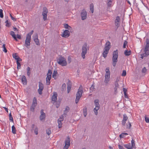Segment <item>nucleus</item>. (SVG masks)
<instances>
[{
  "instance_id": "nucleus-2",
  "label": "nucleus",
  "mask_w": 149,
  "mask_h": 149,
  "mask_svg": "<svg viewBox=\"0 0 149 149\" xmlns=\"http://www.w3.org/2000/svg\"><path fill=\"white\" fill-rule=\"evenodd\" d=\"M118 57V50L114 51L113 52L112 57V64L114 67H115L117 61V58Z\"/></svg>"
},
{
  "instance_id": "nucleus-1",
  "label": "nucleus",
  "mask_w": 149,
  "mask_h": 149,
  "mask_svg": "<svg viewBox=\"0 0 149 149\" xmlns=\"http://www.w3.org/2000/svg\"><path fill=\"white\" fill-rule=\"evenodd\" d=\"M88 49L89 48L88 47L87 43H85L82 46L81 49L82 53H81V56L83 59H85V55L87 53V50H88Z\"/></svg>"
},
{
  "instance_id": "nucleus-43",
  "label": "nucleus",
  "mask_w": 149,
  "mask_h": 149,
  "mask_svg": "<svg viewBox=\"0 0 149 149\" xmlns=\"http://www.w3.org/2000/svg\"><path fill=\"white\" fill-rule=\"evenodd\" d=\"M36 106V105H33V104H32V105L30 107L31 110V111H33L34 110Z\"/></svg>"
},
{
  "instance_id": "nucleus-63",
  "label": "nucleus",
  "mask_w": 149,
  "mask_h": 149,
  "mask_svg": "<svg viewBox=\"0 0 149 149\" xmlns=\"http://www.w3.org/2000/svg\"><path fill=\"white\" fill-rule=\"evenodd\" d=\"M112 2H108L107 4L108 8L110 7L111 5Z\"/></svg>"
},
{
  "instance_id": "nucleus-27",
  "label": "nucleus",
  "mask_w": 149,
  "mask_h": 149,
  "mask_svg": "<svg viewBox=\"0 0 149 149\" xmlns=\"http://www.w3.org/2000/svg\"><path fill=\"white\" fill-rule=\"evenodd\" d=\"M51 77L47 76L46 78V84L47 85H49L50 84V80L51 79Z\"/></svg>"
},
{
  "instance_id": "nucleus-17",
  "label": "nucleus",
  "mask_w": 149,
  "mask_h": 149,
  "mask_svg": "<svg viewBox=\"0 0 149 149\" xmlns=\"http://www.w3.org/2000/svg\"><path fill=\"white\" fill-rule=\"evenodd\" d=\"M41 115L40 116V120L42 121L43 119H44L45 118V114L43 112V110L42 109L40 111Z\"/></svg>"
},
{
  "instance_id": "nucleus-32",
  "label": "nucleus",
  "mask_w": 149,
  "mask_h": 149,
  "mask_svg": "<svg viewBox=\"0 0 149 149\" xmlns=\"http://www.w3.org/2000/svg\"><path fill=\"white\" fill-rule=\"evenodd\" d=\"M90 10L92 13L94 12V6L93 3H91L90 5Z\"/></svg>"
},
{
  "instance_id": "nucleus-8",
  "label": "nucleus",
  "mask_w": 149,
  "mask_h": 149,
  "mask_svg": "<svg viewBox=\"0 0 149 149\" xmlns=\"http://www.w3.org/2000/svg\"><path fill=\"white\" fill-rule=\"evenodd\" d=\"M87 13L86 11L84 9L81 13V19L83 20L86 19L87 18Z\"/></svg>"
},
{
  "instance_id": "nucleus-56",
  "label": "nucleus",
  "mask_w": 149,
  "mask_h": 149,
  "mask_svg": "<svg viewBox=\"0 0 149 149\" xmlns=\"http://www.w3.org/2000/svg\"><path fill=\"white\" fill-rule=\"evenodd\" d=\"M71 86H68L67 87V93H69L70 90L71 89Z\"/></svg>"
},
{
  "instance_id": "nucleus-14",
  "label": "nucleus",
  "mask_w": 149,
  "mask_h": 149,
  "mask_svg": "<svg viewBox=\"0 0 149 149\" xmlns=\"http://www.w3.org/2000/svg\"><path fill=\"white\" fill-rule=\"evenodd\" d=\"M38 36L37 33H36L33 37V40L36 44L37 45H40L39 40L38 38Z\"/></svg>"
},
{
  "instance_id": "nucleus-15",
  "label": "nucleus",
  "mask_w": 149,
  "mask_h": 149,
  "mask_svg": "<svg viewBox=\"0 0 149 149\" xmlns=\"http://www.w3.org/2000/svg\"><path fill=\"white\" fill-rule=\"evenodd\" d=\"M110 72L106 73L105 74V79L104 81L105 83H107L109 81L110 78Z\"/></svg>"
},
{
  "instance_id": "nucleus-34",
  "label": "nucleus",
  "mask_w": 149,
  "mask_h": 149,
  "mask_svg": "<svg viewBox=\"0 0 149 149\" xmlns=\"http://www.w3.org/2000/svg\"><path fill=\"white\" fill-rule=\"evenodd\" d=\"M32 104H33V105H35L36 106L37 104V100L35 97H34L33 98V102Z\"/></svg>"
},
{
  "instance_id": "nucleus-19",
  "label": "nucleus",
  "mask_w": 149,
  "mask_h": 149,
  "mask_svg": "<svg viewBox=\"0 0 149 149\" xmlns=\"http://www.w3.org/2000/svg\"><path fill=\"white\" fill-rule=\"evenodd\" d=\"M136 147L135 144L134 140L132 139L131 141V149H136Z\"/></svg>"
},
{
  "instance_id": "nucleus-12",
  "label": "nucleus",
  "mask_w": 149,
  "mask_h": 149,
  "mask_svg": "<svg viewBox=\"0 0 149 149\" xmlns=\"http://www.w3.org/2000/svg\"><path fill=\"white\" fill-rule=\"evenodd\" d=\"M134 4L139 10L140 6L142 5V2L141 0H135Z\"/></svg>"
},
{
  "instance_id": "nucleus-26",
  "label": "nucleus",
  "mask_w": 149,
  "mask_h": 149,
  "mask_svg": "<svg viewBox=\"0 0 149 149\" xmlns=\"http://www.w3.org/2000/svg\"><path fill=\"white\" fill-rule=\"evenodd\" d=\"M104 48H107L108 49H110V43L109 41H107L106 42Z\"/></svg>"
},
{
  "instance_id": "nucleus-6",
  "label": "nucleus",
  "mask_w": 149,
  "mask_h": 149,
  "mask_svg": "<svg viewBox=\"0 0 149 149\" xmlns=\"http://www.w3.org/2000/svg\"><path fill=\"white\" fill-rule=\"evenodd\" d=\"M146 44L145 46L144 51L146 54L147 56H148L149 55V50H148L149 47V40L148 39H146Z\"/></svg>"
},
{
  "instance_id": "nucleus-55",
  "label": "nucleus",
  "mask_w": 149,
  "mask_h": 149,
  "mask_svg": "<svg viewBox=\"0 0 149 149\" xmlns=\"http://www.w3.org/2000/svg\"><path fill=\"white\" fill-rule=\"evenodd\" d=\"M67 86H72L71 82L69 80H68V82L67 83Z\"/></svg>"
},
{
  "instance_id": "nucleus-31",
  "label": "nucleus",
  "mask_w": 149,
  "mask_h": 149,
  "mask_svg": "<svg viewBox=\"0 0 149 149\" xmlns=\"http://www.w3.org/2000/svg\"><path fill=\"white\" fill-rule=\"evenodd\" d=\"M124 54L126 56H129L130 55V50L129 51L128 50H126L124 52Z\"/></svg>"
},
{
  "instance_id": "nucleus-33",
  "label": "nucleus",
  "mask_w": 149,
  "mask_h": 149,
  "mask_svg": "<svg viewBox=\"0 0 149 149\" xmlns=\"http://www.w3.org/2000/svg\"><path fill=\"white\" fill-rule=\"evenodd\" d=\"M12 132L13 134H16V130L14 126L13 125L12 127Z\"/></svg>"
},
{
  "instance_id": "nucleus-42",
  "label": "nucleus",
  "mask_w": 149,
  "mask_h": 149,
  "mask_svg": "<svg viewBox=\"0 0 149 149\" xmlns=\"http://www.w3.org/2000/svg\"><path fill=\"white\" fill-rule=\"evenodd\" d=\"M128 134L127 133H122L121 134H120L119 136L120 138H123L124 137L125 135H127Z\"/></svg>"
},
{
  "instance_id": "nucleus-47",
  "label": "nucleus",
  "mask_w": 149,
  "mask_h": 149,
  "mask_svg": "<svg viewBox=\"0 0 149 149\" xmlns=\"http://www.w3.org/2000/svg\"><path fill=\"white\" fill-rule=\"evenodd\" d=\"M95 89V88L94 87V86H93V85H92V86L90 88V92L91 93L93 91H94Z\"/></svg>"
},
{
  "instance_id": "nucleus-44",
  "label": "nucleus",
  "mask_w": 149,
  "mask_h": 149,
  "mask_svg": "<svg viewBox=\"0 0 149 149\" xmlns=\"http://www.w3.org/2000/svg\"><path fill=\"white\" fill-rule=\"evenodd\" d=\"M9 119L10 120L13 122V117H12L11 114V113H10L9 114Z\"/></svg>"
},
{
  "instance_id": "nucleus-57",
  "label": "nucleus",
  "mask_w": 149,
  "mask_h": 149,
  "mask_svg": "<svg viewBox=\"0 0 149 149\" xmlns=\"http://www.w3.org/2000/svg\"><path fill=\"white\" fill-rule=\"evenodd\" d=\"M127 42L125 41L124 42V44L123 46V48H125L126 45H127Z\"/></svg>"
},
{
  "instance_id": "nucleus-29",
  "label": "nucleus",
  "mask_w": 149,
  "mask_h": 149,
  "mask_svg": "<svg viewBox=\"0 0 149 149\" xmlns=\"http://www.w3.org/2000/svg\"><path fill=\"white\" fill-rule=\"evenodd\" d=\"M57 72L56 71L54 70V72H53L52 74V77L54 78V79H56V75L57 74Z\"/></svg>"
},
{
  "instance_id": "nucleus-64",
  "label": "nucleus",
  "mask_w": 149,
  "mask_h": 149,
  "mask_svg": "<svg viewBox=\"0 0 149 149\" xmlns=\"http://www.w3.org/2000/svg\"><path fill=\"white\" fill-rule=\"evenodd\" d=\"M10 17H11V19L13 20V21H15L16 20V19L15 18H14V17H13L12 16V15H11V14H10Z\"/></svg>"
},
{
  "instance_id": "nucleus-60",
  "label": "nucleus",
  "mask_w": 149,
  "mask_h": 149,
  "mask_svg": "<svg viewBox=\"0 0 149 149\" xmlns=\"http://www.w3.org/2000/svg\"><path fill=\"white\" fill-rule=\"evenodd\" d=\"M145 120L147 123H149V118H148L145 116Z\"/></svg>"
},
{
  "instance_id": "nucleus-25",
  "label": "nucleus",
  "mask_w": 149,
  "mask_h": 149,
  "mask_svg": "<svg viewBox=\"0 0 149 149\" xmlns=\"http://www.w3.org/2000/svg\"><path fill=\"white\" fill-rule=\"evenodd\" d=\"M119 85L117 82H116L115 84V87L114 88V93L116 94L117 93V90L118 88L119 87Z\"/></svg>"
},
{
  "instance_id": "nucleus-13",
  "label": "nucleus",
  "mask_w": 149,
  "mask_h": 149,
  "mask_svg": "<svg viewBox=\"0 0 149 149\" xmlns=\"http://www.w3.org/2000/svg\"><path fill=\"white\" fill-rule=\"evenodd\" d=\"M31 38L26 37L25 40V45L26 47L29 48V47L30 45V41Z\"/></svg>"
},
{
  "instance_id": "nucleus-46",
  "label": "nucleus",
  "mask_w": 149,
  "mask_h": 149,
  "mask_svg": "<svg viewBox=\"0 0 149 149\" xmlns=\"http://www.w3.org/2000/svg\"><path fill=\"white\" fill-rule=\"evenodd\" d=\"M2 47L3 48V51L4 52H5L6 53L7 52V50L5 47V44H3V45Z\"/></svg>"
},
{
  "instance_id": "nucleus-36",
  "label": "nucleus",
  "mask_w": 149,
  "mask_h": 149,
  "mask_svg": "<svg viewBox=\"0 0 149 149\" xmlns=\"http://www.w3.org/2000/svg\"><path fill=\"white\" fill-rule=\"evenodd\" d=\"M58 128H60L61 127L62 125V123L61 122L62 121H60L59 119H58Z\"/></svg>"
},
{
  "instance_id": "nucleus-24",
  "label": "nucleus",
  "mask_w": 149,
  "mask_h": 149,
  "mask_svg": "<svg viewBox=\"0 0 149 149\" xmlns=\"http://www.w3.org/2000/svg\"><path fill=\"white\" fill-rule=\"evenodd\" d=\"M10 34L16 41H17V40L16 37V35L13 31H11L10 32Z\"/></svg>"
},
{
  "instance_id": "nucleus-52",
  "label": "nucleus",
  "mask_w": 149,
  "mask_h": 149,
  "mask_svg": "<svg viewBox=\"0 0 149 149\" xmlns=\"http://www.w3.org/2000/svg\"><path fill=\"white\" fill-rule=\"evenodd\" d=\"M147 56L146 54L144 53L143 54H141L140 55V58L142 59L144 57Z\"/></svg>"
},
{
  "instance_id": "nucleus-40",
  "label": "nucleus",
  "mask_w": 149,
  "mask_h": 149,
  "mask_svg": "<svg viewBox=\"0 0 149 149\" xmlns=\"http://www.w3.org/2000/svg\"><path fill=\"white\" fill-rule=\"evenodd\" d=\"M52 74V71L50 70H49L48 71V72L47 74V76L51 77V74Z\"/></svg>"
},
{
  "instance_id": "nucleus-10",
  "label": "nucleus",
  "mask_w": 149,
  "mask_h": 149,
  "mask_svg": "<svg viewBox=\"0 0 149 149\" xmlns=\"http://www.w3.org/2000/svg\"><path fill=\"white\" fill-rule=\"evenodd\" d=\"M39 88L38 90V92L39 94L41 95L42 94V91L44 88V86L41 82H39Z\"/></svg>"
},
{
  "instance_id": "nucleus-37",
  "label": "nucleus",
  "mask_w": 149,
  "mask_h": 149,
  "mask_svg": "<svg viewBox=\"0 0 149 149\" xmlns=\"http://www.w3.org/2000/svg\"><path fill=\"white\" fill-rule=\"evenodd\" d=\"M66 86L65 84L64 83L62 85L61 91H64L66 90Z\"/></svg>"
},
{
  "instance_id": "nucleus-35",
  "label": "nucleus",
  "mask_w": 149,
  "mask_h": 149,
  "mask_svg": "<svg viewBox=\"0 0 149 149\" xmlns=\"http://www.w3.org/2000/svg\"><path fill=\"white\" fill-rule=\"evenodd\" d=\"M33 31H31V32L27 34L26 37L31 38V36L33 34Z\"/></svg>"
},
{
  "instance_id": "nucleus-11",
  "label": "nucleus",
  "mask_w": 149,
  "mask_h": 149,
  "mask_svg": "<svg viewBox=\"0 0 149 149\" xmlns=\"http://www.w3.org/2000/svg\"><path fill=\"white\" fill-rule=\"evenodd\" d=\"M31 132H33L34 130V132L36 135L38 134V129L36 126H35V125L34 124H32L31 125Z\"/></svg>"
},
{
  "instance_id": "nucleus-20",
  "label": "nucleus",
  "mask_w": 149,
  "mask_h": 149,
  "mask_svg": "<svg viewBox=\"0 0 149 149\" xmlns=\"http://www.w3.org/2000/svg\"><path fill=\"white\" fill-rule=\"evenodd\" d=\"M128 119V117L126 114L123 115V119L122 121V124L123 125H125L126 123V121Z\"/></svg>"
},
{
  "instance_id": "nucleus-53",
  "label": "nucleus",
  "mask_w": 149,
  "mask_h": 149,
  "mask_svg": "<svg viewBox=\"0 0 149 149\" xmlns=\"http://www.w3.org/2000/svg\"><path fill=\"white\" fill-rule=\"evenodd\" d=\"M47 134L48 135H49L51 134V132L50 129H48L46 130Z\"/></svg>"
},
{
  "instance_id": "nucleus-28",
  "label": "nucleus",
  "mask_w": 149,
  "mask_h": 149,
  "mask_svg": "<svg viewBox=\"0 0 149 149\" xmlns=\"http://www.w3.org/2000/svg\"><path fill=\"white\" fill-rule=\"evenodd\" d=\"M83 113L85 117H86L87 115V108L85 107L83 109Z\"/></svg>"
},
{
  "instance_id": "nucleus-16",
  "label": "nucleus",
  "mask_w": 149,
  "mask_h": 149,
  "mask_svg": "<svg viewBox=\"0 0 149 149\" xmlns=\"http://www.w3.org/2000/svg\"><path fill=\"white\" fill-rule=\"evenodd\" d=\"M70 35V32L68 30H66L63 32L62 36L64 38H67Z\"/></svg>"
},
{
  "instance_id": "nucleus-39",
  "label": "nucleus",
  "mask_w": 149,
  "mask_h": 149,
  "mask_svg": "<svg viewBox=\"0 0 149 149\" xmlns=\"http://www.w3.org/2000/svg\"><path fill=\"white\" fill-rule=\"evenodd\" d=\"M123 91L124 93L125 97H127V94L126 93V92L127 91V90L125 88H123Z\"/></svg>"
},
{
  "instance_id": "nucleus-9",
  "label": "nucleus",
  "mask_w": 149,
  "mask_h": 149,
  "mask_svg": "<svg viewBox=\"0 0 149 149\" xmlns=\"http://www.w3.org/2000/svg\"><path fill=\"white\" fill-rule=\"evenodd\" d=\"M70 146V138L69 136L67 137L65 141V146L63 149H67Z\"/></svg>"
},
{
  "instance_id": "nucleus-30",
  "label": "nucleus",
  "mask_w": 149,
  "mask_h": 149,
  "mask_svg": "<svg viewBox=\"0 0 149 149\" xmlns=\"http://www.w3.org/2000/svg\"><path fill=\"white\" fill-rule=\"evenodd\" d=\"M70 110L69 108L68 107H66L64 111V113L63 115H66V113L69 111Z\"/></svg>"
},
{
  "instance_id": "nucleus-7",
  "label": "nucleus",
  "mask_w": 149,
  "mask_h": 149,
  "mask_svg": "<svg viewBox=\"0 0 149 149\" xmlns=\"http://www.w3.org/2000/svg\"><path fill=\"white\" fill-rule=\"evenodd\" d=\"M48 10L47 8L44 7L43 8V11L42 14L43 16V19L44 21L46 20L47 19V14L48 13Z\"/></svg>"
},
{
  "instance_id": "nucleus-3",
  "label": "nucleus",
  "mask_w": 149,
  "mask_h": 149,
  "mask_svg": "<svg viewBox=\"0 0 149 149\" xmlns=\"http://www.w3.org/2000/svg\"><path fill=\"white\" fill-rule=\"evenodd\" d=\"M83 92V90L82 88L81 89L80 87L76 95V98L75 100L76 104H77L78 102L82 96Z\"/></svg>"
},
{
  "instance_id": "nucleus-54",
  "label": "nucleus",
  "mask_w": 149,
  "mask_h": 149,
  "mask_svg": "<svg viewBox=\"0 0 149 149\" xmlns=\"http://www.w3.org/2000/svg\"><path fill=\"white\" fill-rule=\"evenodd\" d=\"M126 74V72L125 70H123V73L121 74L122 76H125Z\"/></svg>"
},
{
  "instance_id": "nucleus-21",
  "label": "nucleus",
  "mask_w": 149,
  "mask_h": 149,
  "mask_svg": "<svg viewBox=\"0 0 149 149\" xmlns=\"http://www.w3.org/2000/svg\"><path fill=\"white\" fill-rule=\"evenodd\" d=\"M57 94L56 92H54V94L52 97V100L53 101H56Z\"/></svg>"
},
{
  "instance_id": "nucleus-51",
  "label": "nucleus",
  "mask_w": 149,
  "mask_h": 149,
  "mask_svg": "<svg viewBox=\"0 0 149 149\" xmlns=\"http://www.w3.org/2000/svg\"><path fill=\"white\" fill-rule=\"evenodd\" d=\"M17 69H20L21 68V64L19 62H17Z\"/></svg>"
},
{
  "instance_id": "nucleus-58",
  "label": "nucleus",
  "mask_w": 149,
  "mask_h": 149,
  "mask_svg": "<svg viewBox=\"0 0 149 149\" xmlns=\"http://www.w3.org/2000/svg\"><path fill=\"white\" fill-rule=\"evenodd\" d=\"M120 21V18L119 17L117 16L116 17V19L115 20V22H118Z\"/></svg>"
},
{
  "instance_id": "nucleus-62",
  "label": "nucleus",
  "mask_w": 149,
  "mask_h": 149,
  "mask_svg": "<svg viewBox=\"0 0 149 149\" xmlns=\"http://www.w3.org/2000/svg\"><path fill=\"white\" fill-rule=\"evenodd\" d=\"M16 60H17V62L21 61H22V59L20 58L19 57H18L17 58H16Z\"/></svg>"
},
{
  "instance_id": "nucleus-49",
  "label": "nucleus",
  "mask_w": 149,
  "mask_h": 149,
  "mask_svg": "<svg viewBox=\"0 0 149 149\" xmlns=\"http://www.w3.org/2000/svg\"><path fill=\"white\" fill-rule=\"evenodd\" d=\"M124 146L128 149H130V146L129 144H125Z\"/></svg>"
},
{
  "instance_id": "nucleus-45",
  "label": "nucleus",
  "mask_w": 149,
  "mask_h": 149,
  "mask_svg": "<svg viewBox=\"0 0 149 149\" xmlns=\"http://www.w3.org/2000/svg\"><path fill=\"white\" fill-rule=\"evenodd\" d=\"M64 116L66 117V115H63V114L62 115H61V116L58 119H59L60 121H63V120H64L63 116Z\"/></svg>"
},
{
  "instance_id": "nucleus-41",
  "label": "nucleus",
  "mask_w": 149,
  "mask_h": 149,
  "mask_svg": "<svg viewBox=\"0 0 149 149\" xmlns=\"http://www.w3.org/2000/svg\"><path fill=\"white\" fill-rule=\"evenodd\" d=\"M27 74L28 76L29 77L30 76V73H31L30 68L29 67H28L27 68Z\"/></svg>"
},
{
  "instance_id": "nucleus-4",
  "label": "nucleus",
  "mask_w": 149,
  "mask_h": 149,
  "mask_svg": "<svg viewBox=\"0 0 149 149\" xmlns=\"http://www.w3.org/2000/svg\"><path fill=\"white\" fill-rule=\"evenodd\" d=\"M57 63L62 66H65L67 64L65 59L61 56H60L59 58L57 59Z\"/></svg>"
},
{
  "instance_id": "nucleus-23",
  "label": "nucleus",
  "mask_w": 149,
  "mask_h": 149,
  "mask_svg": "<svg viewBox=\"0 0 149 149\" xmlns=\"http://www.w3.org/2000/svg\"><path fill=\"white\" fill-rule=\"evenodd\" d=\"M22 81L23 84L24 85H26L27 84V81L25 76L23 75L22 77Z\"/></svg>"
},
{
  "instance_id": "nucleus-5",
  "label": "nucleus",
  "mask_w": 149,
  "mask_h": 149,
  "mask_svg": "<svg viewBox=\"0 0 149 149\" xmlns=\"http://www.w3.org/2000/svg\"><path fill=\"white\" fill-rule=\"evenodd\" d=\"M146 22L149 23V10L148 9L144 10L143 13Z\"/></svg>"
},
{
  "instance_id": "nucleus-48",
  "label": "nucleus",
  "mask_w": 149,
  "mask_h": 149,
  "mask_svg": "<svg viewBox=\"0 0 149 149\" xmlns=\"http://www.w3.org/2000/svg\"><path fill=\"white\" fill-rule=\"evenodd\" d=\"M0 17L1 18H3V10L1 9H0Z\"/></svg>"
},
{
  "instance_id": "nucleus-50",
  "label": "nucleus",
  "mask_w": 149,
  "mask_h": 149,
  "mask_svg": "<svg viewBox=\"0 0 149 149\" xmlns=\"http://www.w3.org/2000/svg\"><path fill=\"white\" fill-rule=\"evenodd\" d=\"M147 71V69H146V67H144L142 69L141 72L143 73H145Z\"/></svg>"
},
{
  "instance_id": "nucleus-61",
  "label": "nucleus",
  "mask_w": 149,
  "mask_h": 149,
  "mask_svg": "<svg viewBox=\"0 0 149 149\" xmlns=\"http://www.w3.org/2000/svg\"><path fill=\"white\" fill-rule=\"evenodd\" d=\"M64 27L65 28L68 29L69 26L67 24H65L64 25Z\"/></svg>"
},
{
  "instance_id": "nucleus-38",
  "label": "nucleus",
  "mask_w": 149,
  "mask_h": 149,
  "mask_svg": "<svg viewBox=\"0 0 149 149\" xmlns=\"http://www.w3.org/2000/svg\"><path fill=\"white\" fill-rule=\"evenodd\" d=\"M99 109V108H96V107L94 109V110H93L95 114L96 115H97V114H98L97 111Z\"/></svg>"
},
{
  "instance_id": "nucleus-59",
  "label": "nucleus",
  "mask_w": 149,
  "mask_h": 149,
  "mask_svg": "<svg viewBox=\"0 0 149 149\" xmlns=\"http://www.w3.org/2000/svg\"><path fill=\"white\" fill-rule=\"evenodd\" d=\"M13 58H15V59L16 58H17V57H18V56L17 55V54L16 53H14L13 54Z\"/></svg>"
},
{
  "instance_id": "nucleus-22",
  "label": "nucleus",
  "mask_w": 149,
  "mask_h": 149,
  "mask_svg": "<svg viewBox=\"0 0 149 149\" xmlns=\"http://www.w3.org/2000/svg\"><path fill=\"white\" fill-rule=\"evenodd\" d=\"M99 100H95L94 101L95 105L96 108H98L100 109V105L99 104Z\"/></svg>"
},
{
  "instance_id": "nucleus-18",
  "label": "nucleus",
  "mask_w": 149,
  "mask_h": 149,
  "mask_svg": "<svg viewBox=\"0 0 149 149\" xmlns=\"http://www.w3.org/2000/svg\"><path fill=\"white\" fill-rule=\"evenodd\" d=\"M109 49H108L107 48H104V51L102 53L103 56L104 58H105L106 57H107V54L108 53L109 51Z\"/></svg>"
}]
</instances>
